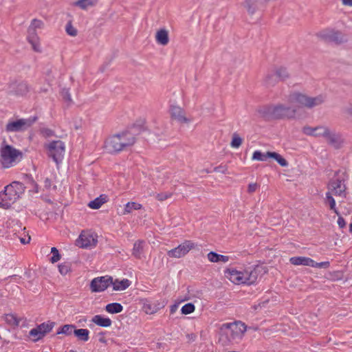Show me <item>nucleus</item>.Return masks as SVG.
I'll list each match as a JSON object with an SVG mask.
<instances>
[{
  "mask_svg": "<svg viewBox=\"0 0 352 352\" xmlns=\"http://www.w3.org/2000/svg\"><path fill=\"white\" fill-rule=\"evenodd\" d=\"M45 147L51 154H62L65 151V144L61 140H53L45 144Z\"/></svg>",
  "mask_w": 352,
  "mask_h": 352,
  "instance_id": "obj_16",
  "label": "nucleus"
},
{
  "mask_svg": "<svg viewBox=\"0 0 352 352\" xmlns=\"http://www.w3.org/2000/svg\"><path fill=\"white\" fill-rule=\"evenodd\" d=\"M226 278L235 285H252L257 280V272L255 270L248 269H238L233 266H229L223 271Z\"/></svg>",
  "mask_w": 352,
  "mask_h": 352,
  "instance_id": "obj_2",
  "label": "nucleus"
},
{
  "mask_svg": "<svg viewBox=\"0 0 352 352\" xmlns=\"http://www.w3.org/2000/svg\"><path fill=\"white\" fill-rule=\"evenodd\" d=\"M37 120V117H30L28 119H18L9 121L6 126V131L8 133L22 132L25 131Z\"/></svg>",
  "mask_w": 352,
  "mask_h": 352,
  "instance_id": "obj_8",
  "label": "nucleus"
},
{
  "mask_svg": "<svg viewBox=\"0 0 352 352\" xmlns=\"http://www.w3.org/2000/svg\"><path fill=\"white\" fill-rule=\"evenodd\" d=\"M265 154H267V155H276V152H272V151H267Z\"/></svg>",
  "mask_w": 352,
  "mask_h": 352,
  "instance_id": "obj_58",
  "label": "nucleus"
},
{
  "mask_svg": "<svg viewBox=\"0 0 352 352\" xmlns=\"http://www.w3.org/2000/svg\"><path fill=\"white\" fill-rule=\"evenodd\" d=\"M337 223L340 228H344L346 226V221L342 217H338Z\"/></svg>",
  "mask_w": 352,
  "mask_h": 352,
  "instance_id": "obj_50",
  "label": "nucleus"
},
{
  "mask_svg": "<svg viewBox=\"0 0 352 352\" xmlns=\"http://www.w3.org/2000/svg\"><path fill=\"white\" fill-rule=\"evenodd\" d=\"M253 154H254V155H260V154H262V153H261V151H255Z\"/></svg>",
  "mask_w": 352,
  "mask_h": 352,
  "instance_id": "obj_59",
  "label": "nucleus"
},
{
  "mask_svg": "<svg viewBox=\"0 0 352 352\" xmlns=\"http://www.w3.org/2000/svg\"><path fill=\"white\" fill-rule=\"evenodd\" d=\"M13 86L10 91L13 92L15 95L23 96L28 91V85L24 82H21L16 85H14Z\"/></svg>",
  "mask_w": 352,
  "mask_h": 352,
  "instance_id": "obj_29",
  "label": "nucleus"
},
{
  "mask_svg": "<svg viewBox=\"0 0 352 352\" xmlns=\"http://www.w3.org/2000/svg\"><path fill=\"white\" fill-rule=\"evenodd\" d=\"M100 342L104 343V342H105V340L104 338H100Z\"/></svg>",
  "mask_w": 352,
  "mask_h": 352,
  "instance_id": "obj_60",
  "label": "nucleus"
},
{
  "mask_svg": "<svg viewBox=\"0 0 352 352\" xmlns=\"http://www.w3.org/2000/svg\"><path fill=\"white\" fill-rule=\"evenodd\" d=\"M29 335H30V337L32 338L33 340H40L42 338H43L44 336L46 335V334L43 333H42L41 331H38L36 329H33L30 331Z\"/></svg>",
  "mask_w": 352,
  "mask_h": 352,
  "instance_id": "obj_39",
  "label": "nucleus"
},
{
  "mask_svg": "<svg viewBox=\"0 0 352 352\" xmlns=\"http://www.w3.org/2000/svg\"><path fill=\"white\" fill-rule=\"evenodd\" d=\"M251 1L252 0H245V4H246V6L248 8V11L250 12H253L254 11H253V10H252V8H251V6H250Z\"/></svg>",
  "mask_w": 352,
  "mask_h": 352,
  "instance_id": "obj_56",
  "label": "nucleus"
},
{
  "mask_svg": "<svg viewBox=\"0 0 352 352\" xmlns=\"http://www.w3.org/2000/svg\"><path fill=\"white\" fill-rule=\"evenodd\" d=\"M269 158L274 159L283 167L287 166V161L282 155H252V161H267Z\"/></svg>",
  "mask_w": 352,
  "mask_h": 352,
  "instance_id": "obj_19",
  "label": "nucleus"
},
{
  "mask_svg": "<svg viewBox=\"0 0 352 352\" xmlns=\"http://www.w3.org/2000/svg\"><path fill=\"white\" fill-rule=\"evenodd\" d=\"M221 333L227 337L228 341L241 340L245 331L244 323L237 321L234 322L224 323L221 327Z\"/></svg>",
  "mask_w": 352,
  "mask_h": 352,
  "instance_id": "obj_6",
  "label": "nucleus"
},
{
  "mask_svg": "<svg viewBox=\"0 0 352 352\" xmlns=\"http://www.w3.org/2000/svg\"><path fill=\"white\" fill-rule=\"evenodd\" d=\"M345 113L348 114L349 116L352 117V104L348 106L345 109Z\"/></svg>",
  "mask_w": 352,
  "mask_h": 352,
  "instance_id": "obj_54",
  "label": "nucleus"
},
{
  "mask_svg": "<svg viewBox=\"0 0 352 352\" xmlns=\"http://www.w3.org/2000/svg\"><path fill=\"white\" fill-rule=\"evenodd\" d=\"M107 201L106 199V197L104 195H100L87 204V206H89L91 209L93 210H98L100 209L102 205L105 204Z\"/></svg>",
  "mask_w": 352,
  "mask_h": 352,
  "instance_id": "obj_28",
  "label": "nucleus"
},
{
  "mask_svg": "<svg viewBox=\"0 0 352 352\" xmlns=\"http://www.w3.org/2000/svg\"><path fill=\"white\" fill-rule=\"evenodd\" d=\"M197 245L191 240H185L177 248L168 251V255L172 258H181L186 255L189 252L195 249Z\"/></svg>",
  "mask_w": 352,
  "mask_h": 352,
  "instance_id": "obj_10",
  "label": "nucleus"
},
{
  "mask_svg": "<svg viewBox=\"0 0 352 352\" xmlns=\"http://www.w3.org/2000/svg\"><path fill=\"white\" fill-rule=\"evenodd\" d=\"M229 352H237V351H229Z\"/></svg>",
  "mask_w": 352,
  "mask_h": 352,
  "instance_id": "obj_62",
  "label": "nucleus"
},
{
  "mask_svg": "<svg viewBox=\"0 0 352 352\" xmlns=\"http://www.w3.org/2000/svg\"><path fill=\"white\" fill-rule=\"evenodd\" d=\"M105 311L110 314H116L122 311L123 307L119 302H111L105 305Z\"/></svg>",
  "mask_w": 352,
  "mask_h": 352,
  "instance_id": "obj_25",
  "label": "nucleus"
},
{
  "mask_svg": "<svg viewBox=\"0 0 352 352\" xmlns=\"http://www.w3.org/2000/svg\"><path fill=\"white\" fill-rule=\"evenodd\" d=\"M40 133L45 138H50L54 135V132L48 128H41L40 129Z\"/></svg>",
  "mask_w": 352,
  "mask_h": 352,
  "instance_id": "obj_43",
  "label": "nucleus"
},
{
  "mask_svg": "<svg viewBox=\"0 0 352 352\" xmlns=\"http://www.w3.org/2000/svg\"><path fill=\"white\" fill-rule=\"evenodd\" d=\"M260 188V185L257 183H250L248 186V192L250 194H252L255 192Z\"/></svg>",
  "mask_w": 352,
  "mask_h": 352,
  "instance_id": "obj_48",
  "label": "nucleus"
},
{
  "mask_svg": "<svg viewBox=\"0 0 352 352\" xmlns=\"http://www.w3.org/2000/svg\"><path fill=\"white\" fill-rule=\"evenodd\" d=\"M329 266H330V263L329 261L317 263L313 260V265L311 266V267L327 269L329 267Z\"/></svg>",
  "mask_w": 352,
  "mask_h": 352,
  "instance_id": "obj_45",
  "label": "nucleus"
},
{
  "mask_svg": "<svg viewBox=\"0 0 352 352\" xmlns=\"http://www.w3.org/2000/svg\"><path fill=\"white\" fill-rule=\"evenodd\" d=\"M43 25H44V23L42 21L36 19H34L31 21V23L29 27L33 28V29L36 30V29L43 28Z\"/></svg>",
  "mask_w": 352,
  "mask_h": 352,
  "instance_id": "obj_42",
  "label": "nucleus"
},
{
  "mask_svg": "<svg viewBox=\"0 0 352 352\" xmlns=\"http://www.w3.org/2000/svg\"><path fill=\"white\" fill-rule=\"evenodd\" d=\"M329 192H331L333 195L345 197L346 187L340 180L331 181L329 184Z\"/></svg>",
  "mask_w": 352,
  "mask_h": 352,
  "instance_id": "obj_18",
  "label": "nucleus"
},
{
  "mask_svg": "<svg viewBox=\"0 0 352 352\" xmlns=\"http://www.w3.org/2000/svg\"><path fill=\"white\" fill-rule=\"evenodd\" d=\"M76 330L75 325L65 324L61 327L60 330L57 331V334H65L66 336H71L74 334V331Z\"/></svg>",
  "mask_w": 352,
  "mask_h": 352,
  "instance_id": "obj_34",
  "label": "nucleus"
},
{
  "mask_svg": "<svg viewBox=\"0 0 352 352\" xmlns=\"http://www.w3.org/2000/svg\"><path fill=\"white\" fill-rule=\"evenodd\" d=\"M289 262L295 266L311 267L313 265V259L307 256H292L289 258Z\"/></svg>",
  "mask_w": 352,
  "mask_h": 352,
  "instance_id": "obj_20",
  "label": "nucleus"
},
{
  "mask_svg": "<svg viewBox=\"0 0 352 352\" xmlns=\"http://www.w3.org/2000/svg\"><path fill=\"white\" fill-rule=\"evenodd\" d=\"M90 331L87 329H76L74 335L78 340L86 342L89 340Z\"/></svg>",
  "mask_w": 352,
  "mask_h": 352,
  "instance_id": "obj_27",
  "label": "nucleus"
},
{
  "mask_svg": "<svg viewBox=\"0 0 352 352\" xmlns=\"http://www.w3.org/2000/svg\"><path fill=\"white\" fill-rule=\"evenodd\" d=\"M144 130L142 123L138 122L133 124L126 131L116 134L107 138L104 147L108 153L125 151L126 148L132 146L135 141V135Z\"/></svg>",
  "mask_w": 352,
  "mask_h": 352,
  "instance_id": "obj_1",
  "label": "nucleus"
},
{
  "mask_svg": "<svg viewBox=\"0 0 352 352\" xmlns=\"http://www.w3.org/2000/svg\"><path fill=\"white\" fill-rule=\"evenodd\" d=\"M21 155H0V168H10L21 161Z\"/></svg>",
  "mask_w": 352,
  "mask_h": 352,
  "instance_id": "obj_14",
  "label": "nucleus"
},
{
  "mask_svg": "<svg viewBox=\"0 0 352 352\" xmlns=\"http://www.w3.org/2000/svg\"><path fill=\"white\" fill-rule=\"evenodd\" d=\"M44 186H45L46 188H50L51 186V180L48 178H46L44 179Z\"/></svg>",
  "mask_w": 352,
  "mask_h": 352,
  "instance_id": "obj_55",
  "label": "nucleus"
},
{
  "mask_svg": "<svg viewBox=\"0 0 352 352\" xmlns=\"http://www.w3.org/2000/svg\"><path fill=\"white\" fill-rule=\"evenodd\" d=\"M30 240V237L29 236L25 238H19V241H21L22 244H28Z\"/></svg>",
  "mask_w": 352,
  "mask_h": 352,
  "instance_id": "obj_53",
  "label": "nucleus"
},
{
  "mask_svg": "<svg viewBox=\"0 0 352 352\" xmlns=\"http://www.w3.org/2000/svg\"><path fill=\"white\" fill-rule=\"evenodd\" d=\"M0 154H23L21 151L8 144L4 140L0 147Z\"/></svg>",
  "mask_w": 352,
  "mask_h": 352,
  "instance_id": "obj_26",
  "label": "nucleus"
},
{
  "mask_svg": "<svg viewBox=\"0 0 352 352\" xmlns=\"http://www.w3.org/2000/svg\"><path fill=\"white\" fill-rule=\"evenodd\" d=\"M98 244V235L89 230H82L76 241V245L83 249H92Z\"/></svg>",
  "mask_w": 352,
  "mask_h": 352,
  "instance_id": "obj_7",
  "label": "nucleus"
},
{
  "mask_svg": "<svg viewBox=\"0 0 352 352\" xmlns=\"http://www.w3.org/2000/svg\"><path fill=\"white\" fill-rule=\"evenodd\" d=\"M65 30L69 36H75L77 35V30L72 26L70 22L67 23Z\"/></svg>",
  "mask_w": 352,
  "mask_h": 352,
  "instance_id": "obj_44",
  "label": "nucleus"
},
{
  "mask_svg": "<svg viewBox=\"0 0 352 352\" xmlns=\"http://www.w3.org/2000/svg\"><path fill=\"white\" fill-rule=\"evenodd\" d=\"M60 94H61V96L65 101L69 102H72V97H71V95H70V93H69L68 89H66V88L63 89Z\"/></svg>",
  "mask_w": 352,
  "mask_h": 352,
  "instance_id": "obj_47",
  "label": "nucleus"
},
{
  "mask_svg": "<svg viewBox=\"0 0 352 352\" xmlns=\"http://www.w3.org/2000/svg\"><path fill=\"white\" fill-rule=\"evenodd\" d=\"M112 283L111 276H102L94 278L90 283V290L93 293L104 292Z\"/></svg>",
  "mask_w": 352,
  "mask_h": 352,
  "instance_id": "obj_11",
  "label": "nucleus"
},
{
  "mask_svg": "<svg viewBox=\"0 0 352 352\" xmlns=\"http://www.w3.org/2000/svg\"><path fill=\"white\" fill-rule=\"evenodd\" d=\"M155 38L160 45L166 46L170 41L168 31L166 29H160L156 32Z\"/></svg>",
  "mask_w": 352,
  "mask_h": 352,
  "instance_id": "obj_21",
  "label": "nucleus"
},
{
  "mask_svg": "<svg viewBox=\"0 0 352 352\" xmlns=\"http://www.w3.org/2000/svg\"><path fill=\"white\" fill-rule=\"evenodd\" d=\"M350 232L352 233V223L350 225Z\"/></svg>",
  "mask_w": 352,
  "mask_h": 352,
  "instance_id": "obj_61",
  "label": "nucleus"
},
{
  "mask_svg": "<svg viewBox=\"0 0 352 352\" xmlns=\"http://www.w3.org/2000/svg\"><path fill=\"white\" fill-rule=\"evenodd\" d=\"M302 132L304 134L313 137L324 138L327 142L334 147L340 146L342 142L341 135L336 133L327 126L322 125L314 127L305 126L302 128Z\"/></svg>",
  "mask_w": 352,
  "mask_h": 352,
  "instance_id": "obj_3",
  "label": "nucleus"
},
{
  "mask_svg": "<svg viewBox=\"0 0 352 352\" xmlns=\"http://www.w3.org/2000/svg\"><path fill=\"white\" fill-rule=\"evenodd\" d=\"M54 323L53 322H43L39 326L36 327L35 329L38 330L43 333H47L51 331L53 329Z\"/></svg>",
  "mask_w": 352,
  "mask_h": 352,
  "instance_id": "obj_35",
  "label": "nucleus"
},
{
  "mask_svg": "<svg viewBox=\"0 0 352 352\" xmlns=\"http://www.w3.org/2000/svg\"><path fill=\"white\" fill-rule=\"evenodd\" d=\"M113 291H124L129 287L131 281L127 279H112Z\"/></svg>",
  "mask_w": 352,
  "mask_h": 352,
  "instance_id": "obj_23",
  "label": "nucleus"
},
{
  "mask_svg": "<svg viewBox=\"0 0 352 352\" xmlns=\"http://www.w3.org/2000/svg\"><path fill=\"white\" fill-rule=\"evenodd\" d=\"M51 253H52L53 256L50 258V261L53 263L60 260V254L58 252V250L56 248L53 247L51 248Z\"/></svg>",
  "mask_w": 352,
  "mask_h": 352,
  "instance_id": "obj_40",
  "label": "nucleus"
},
{
  "mask_svg": "<svg viewBox=\"0 0 352 352\" xmlns=\"http://www.w3.org/2000/svg\"><path fill=\"white\" fill-rule=\"evenodd\" d=\"M272 117L274 118H292L296 115V109L294 105L285 106L283 104H277L270 109Z\"/></svg>",
  "mask_w": 352,
  "mask_h": 352,
  "instance_id": "obj_9",
  "label": "nucleus"
},
{
  "mask_svg": "<svg viewBox=\"0 0 352 352\" xmlns=\"http://www.w3.org/2000/svg\"><path fill=\"white\" fill-rule=\"evenodd\" d=\"M91 322L98 326L104 328L111 327L112 324V321L109 318L101 315L94 316L92 319H91Z\"/></svg>",
  "mask_w": 352,
  "mask_h": 352,
  "instance_id": "obj_22",
  "label": "nucleus"
},
{
  "mask_svg": "<svg viewBox=\"0 0 352 352\" xmlns=\"http://www.w3.org/2000/svg\"><path fill=\"white\" fill-rule=\"evenodd\" d=\"M287 101L289 104H292L294 108H296L297 112L300 108L311 109L322 104L324 101V96L311 97L306 95V94L293 92L289 94Z\"/></svg>",
  "mask_w": 352,
  "mask_h": 352,
  "instance_id": "obj_5",
  "label": "nucleus"
},
{
  "mask_svg": "<svg viewBox=\"0 0 352 352\" xmlns=\"http://www.w3.org/2000/svg\"><path fill=\"white\" fill-rule=\"evenodd\" d=\"M21 318L17 317V316L14 314H7L6 315V321L8 325L17 327L19 325V323L21 321Z\"/></svg>",
  "mask_w": 352,
  "mask_h": 352,
  "instance_id": "obj_32",
  "label": "nucleus"
},
{
  "mask_svg": "<svg viewBox=\"0 0 352 352\" xmlns=\"http://www.w3.org/2000/svg\"><path fill=\"white\" fill-rule=\"evenodd\" d=\"M23 180L26 184H28L32 187L36 188V184L32 176L25 174L23 176Z\"/></svg>",
  "mask_w": 352,
  "mask_h": 352,
  "instance_id": "obj_46",
  "label": "nucleus"
},
{
  "mask_svg": "<svg viewBox=\"0 0 352 352\" xmlns=\"http://www.w3.org/2000/svg\"><path fill=\"white\" fill-rule=\"evenodd\" d=\"M142 205L140 203L129 202L124 206L122 212L123 215H126L133 212V210H141Z\"/></svg>",
  "mask_w": 352,
  "mask_h": 352,
  "instance_id": "obj_30",
  "label": "nucleus"
},
{
  "mask_svg": "<svg viewBox=\"0 0 352 352\" xmlns=\"http://www.w3.org/2000/svg\"><path fill=\"white\" fill-rule=\"evenodd\" d=\"M173 194L171 192H162V193H159L157 195V199L160 201H164L166 200V199H168V198H170L172 197Z\"/></svg>",
  "mask_w": 352,
  "mask_h": 352,
  "instance_id": "obj_49",
  "label": "nucleus"
},
{
  "mask_svg": "<svg viewBox=\"0 0 352 352\" xmlns=\"http://www.w3.org/2000/svg\"><path fill=\"white\" fill-rule=\"evenodd\" d=\"M50 157H52V160L54 161V162L56 163L57 166H58V164H60L62 162V155H51Z\"/></svg>",
  "mask_w": 352,
  "mask_h": 352,
  "instance_id": "obj_51",
  "label": "nucleus"
},
{
  "mask_svg": "<svg viewBox=\"0 0 352 352\" xmlns=\"http://www.w3.org/2000/svg\"><path fill=\"white\" fill-rule=\"evenodd\" d=\"M318 35L320 38H324L327 41L334 42L336 43H342L344 40L341 33L336 32V31L333 30H324L320 31Z\"/></svg>",
  "mask_w": 352,
  "mask_h": 352,
  "instance_id": "obj_13",
  "label": "nucleus"
},
{
  "mask_svg": "<svg viewBox=\"0 0 352 352\" xmlns=\"http://www.w3.org/2000/svg\"><path fill=\"white\" fill-rule=\"evenodd\" d=\"M170 117L175 121L181 123L188 122L189 120L185 116V111L178 105H173L170 107Z\"/></svg>",
  "mask_w": 352,
  "mask_h": 352,
  "instance_id": "obj_15",
  "label": "nucleus"
},
{
  "mask_svg": "<svg viewBox=\"0 0 352 352\" xmlns=\"http://www.w3.org/2000/svg\"><path fill=\"white\" fill-rule=\"evenodd\" d=\"M27 39L28 42L32 45V49L36 52H41V47L39 43V38L36 33V30L33 28L29 27L28 29Z\"/></svg>",
  "mask_w": 352,
  "mask_h": 352,
  "instance_id": "obj_17",
  "label": "nucleus"
},
{
  "mask_svg": "<svg viewBox=\"0 0 352 352\" xmlns=\"http://www.w3.org/2000/svg\"><path fill=\"white\" fill-rule=\"evenodd\" d=\"M195 310V306L192 303H186L182 306L181 312L184 315H188L192 314Z\"/></svg>",
  "mask_w": 352,
  "mask_h": 352,
  "instance_id": "obj_38",
  "label": "nucleus"
},
{
  "mask_svg": "<svg viewBox=\"0 0 352 352\" xmlns=\"http://www.w3.org/2000/svg\"><path fill=\"white\" fill-rule=\"evenodd\" d=\"M342 3L345 6H352V0H342Z\"/></svg>",
  "mask_w": 352,
  "mask_h": 352,
  "instance_id": "obj_57",
  "label": "nucleus"
},
{
  "mask_svg": "<svg viewBox=\"0 0 352 352\" xmlns=\"http://www.w3.org/2000/svg\"><path fill=\"white\" fill-rule=\"evenodd\" d=\"M141 248V242L134 243L133 246V254L138 256L140 254V250Z\"/></svg>",
  "mask_w": 352,
  "mask_h": 352,
  "instance_id": "obj_52",
  "label": "nucleus"
},
{
  "mask_svg": "<svg viewBox=\"0 0 352 352\" xmlns=\"http://www.w3.org/2000/svg\"><path fill=\"white\" fill-rule=\"evenodd\" d=\"M140 303L142 305V309L144 311V313L147 314H153V308L152 306L151 300L148 299H142L140 300Z\"/></svg>",
  "mask_w": 352,
  "mask_h": 352,
  "instance_id": "obj_33",
  "label": "nucleus"
},
{
  "mask_svg": "<svg viewBox=\"0 0 352 352\" xmlns=\"http://www.w3.org/2000/svg\"><path fill=\"white\" fill-rule=\"evenodd\" d=\"M25 187L23 184L14 182L0 192V207L9 208L24 194Z\"/></svg>",
  "mask_w": 352,
  "mask_h": 352,
  "instance_id": "obj_4",
  "label": "nucleus"
},
{
  "mask_svg": "<svg viewBox=\"0 0 352 352\" xmlns=\"http://www.w3.org/2000/svg\"><path fill=\"white\" fill-rule=\"evenodd\" d=\"M58 272H60V273L62 275L67 274L70 270L69 264L67 263H63L58 265Z\"/></svg>",
  "mask_w": 352,
  "mask_h": 352,
  "instance_id": "obj_41",
  "label": "nucleus"
},
{
  "mask_svg": "<svg viewBox=\"0 0 352 352\" xmlns=\"http://www.w3.org/2000/svg\"><path fill=\"white\" fill-rule=\"evenodd\" d=\"M75 5L80 7L81 9L86 10L93 6L94 1L93 0H78L75 3Z\"/></svg>",
  "mask_w": 352,
  "mask_h": 352,
  "instance_id": "obj_37",
  "label": "nucleus"
},
{
  "mask_svg": "<svg viewBox=\"0 0 352 352\" xmlns=\"http://www.w3.org/2000/svg\"><path fill=\"white\" fill-rule=\"evenodd\" d=\"M288 76V72L285 67H280L275 68L274 71L268 73L265 78V83L267 85H272L274 82L278 80L285 79Z\"/></svg>",
  "mask_w": 352,
  "mask_h": 352,
  "instance_id": "obj_12",
  "label": "nucleus"
},
{
  "mask_svg": "<svg viewBox=\"0 0 352 352\" xmlns=\"http://www.w3.org/2000/svg\"><path fill=\"white\" fill-rule=\"evenodd\" d=\"M326 203L329 205L330 208L333 210V212L338 214V211L336 208V201L332 197V193L331 192H327L326 193Z\"/></svg>",
  "mask_w": 352,
  "mask_h": 352,
  "instance_id": "obj_36",
  "label": "nucleus"
},
{
  "mask_svg": "<svg viewBox=\"0 0 352 352\" xmlns=\"http://www.w3.org/2000/svg\"><path fill=\"white\" fill-rule=\"evenodd\" d=\"M244 142V139L241 137L239 133H234L232 135L231 142H230V146L233 148H238L241 146L243 142Z\"/></svg>",
  "mask_w": 352,
  "mask_h": 352,
  "instance_id": "obj_31",
  "label": "nucleus"
},
{
  "mask_svg": "<svg viewBox=\"0 0 352 352\" xmlns=\"http://www.w3.org/2000/svg\"><path fill=\"white\" fill-rule=\"evenodd\" d=\"M207 258L212 263L221 262L223 263L229 261V256L227 255L219 254L215 252H209L207 254Z\"/></svg>",
  "mask_w": 352,
  "mask_h": 352,
  "instance_id": "obj_24",
  "label": "nucleus"
}]
</instances>
